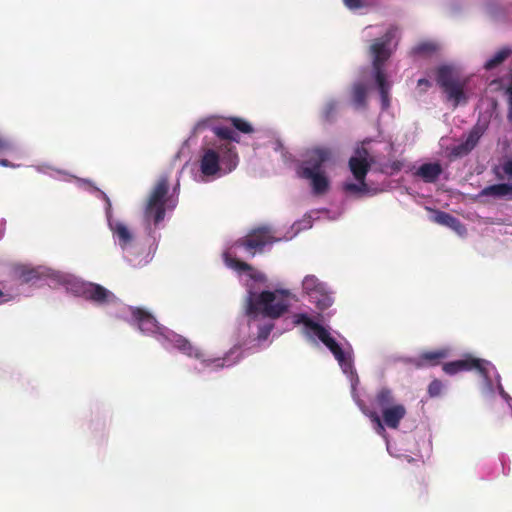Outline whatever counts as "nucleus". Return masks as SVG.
Returning <instances> with one entry per match:
<instances>
[{
  "instance_id": "nucleus-1",
  "label": "nucleus",
  "mask_w": 512,
  "mask_h": 512,
  "mask_svg": "<svg viewBox=\"0 0 512 512\" xmlns=\"http://www.w3.org/2000/svg\"><path fill=\"white\" fill-rule=\"evenodd\" d=\"M333 157L329 147L318 146L307 150L305 159L297 168V175L310 181L315 195H324L330 187V181L323 170V165Z\"/></svg>"
},
{
  "instance_id": "nucleus-2",
  "label": "nucleus",
  "mask_w": 512,
  "mask_h": 512,
  "mask_svg": "<svg viewBox=\"0 0 512 512\" xmlns=\"http://www.w3.org/2000/svg\"><path fill=\"white\" fill-rule=\"evenodd\" d=\"M290 295L288 290H266L261 293L250 291L246 299L245 314L252 320L260 314L270 319H278L288 311Z\"/></svg>"
},
{
  "instance_id": "nucleus-3",
  "label": "nucleus",
  "mask_w": 512,
  "mask_h": 512,
  "mask_svg": "<svg viewBox=\"0 0 512 512\" xmlns=\"http://www.w3.org/2000/svg\"><path fill=\"white\" fill-rule=\"evenodd\" d=\"M239 162L236 147L231 143H221L204 150L200 160V171L205 176H214L219 171L230 173Z\"/></svg>"
},
{
  "instance_id": "nucleus-4",
  "label": "nucleus",
  "mask_w": 512,
  "mask_h": 512,
  "mask_svg": "<svg viewBox=\"0 0 512 512\" xmlns=\"http://www.w3.org/2000/svg\"><path fill=\"white\" fill-rule=\"evenodd\" d=\"M169 177L161 175L153 186L145 205L144 218L157 226L165 218L166 209L172 210L177 205V199L168 196Z\"/></svg>"
},
{
  "instance_id": "nucleus-5",
  "label": "nucleus",
  "mask_w": 512,
  "mask_h": 512,
  "mask_svg": "<svg viewBox=\"0 0 512 512\" xmlns=\"http://www.w3.org/2000/svg\"><path fill=\"white\" fill-rule=\"evenodd\" d=\"M397 32L396 27H390L383 36L373 41L370 46V55L372 57V66L374 75L384 73V65L391 56L389 45Z\"/></svg>"
},
{
  "instance_id": "nucleus-6",
  "label": "nucleus",
  "mask_w": 512,
  "mask_h": 512,
  "mask_svg": "<svg viewBox=\"0 0 512 512\" xmlns=\"http://www.w3.org/2000/svg\"><path fill=\"white\" fill-rule=\"evenodd\" d=\"M276 239L272 235V231L267 226L252 229L246 236L238 239L235 246L244 248L250 256L263 252L266 245L274 243Z\"/></svg>"
},
{
  "instance_id": "nucleus-7",
  "label": "nucleus",
  "mask_w": 512,
  "mask_h": 512,
  "mask_svg": "<svg viewBox=\"0 0 512 512\" xmlns=\"http://www.w3.org/2000/svg\"><path fill=\"white\" fill-rule=\"evenodd\" d=\"M490 362L475 358L472 355H466L464 358L447 362L442 366L443 371L448 375H455L462 371H477L486 381L490 380L487 366Z\"/></svg>"
},
{
  "instance_id": "nucleus-8",
  "label": "nucleus",
  "mask_w": 512,
  "mask_h": 512,
  "mask_svg": "<svg viewBox=\"0 0 512 512\" xmlns=\"http://www.w3.org/2000/svg\"><path fill=\"white\" fill-rule=\"evenodd\" d=\"M406 413L407 411L403 404H395L382 411V419L375 411H369L367 415L376 424L377 432L382 434L385 432L383 424L391 429H397Z\"/></svg>"
},
{
  "instance_id": "nucleus-9",
  "label": "nucleus",
  "mask_w": 512,
  "mask_h": 512,
  "mask_svg": "<svg viewBox=\"0 0 512 512\" xmlns=\"http://www.w3.org/2000/svg\"><path fill=\"white\" fill-rule=\"evenodd\" d=\"M437 83L447 93L449 99L459 103L464 96L463 85L455 78L451 67L443 65L437 69Z\"/></svg>"
},
{
  "instance_id": "nucleus-10",
  "label": "nucleus",
  "mask_w": 512,
  "mask_h": 512,
  "mask_svg": "<svg viewBox=\"0 0 512 512\" xmlns=\"http://www.w3.org/2000/svg\"><path fill=\"white\" fill-rule=\"evenodd\" d=\"M357 156L349 159V168L357 181L366 179V175L371 168L372 161L368 160L369 152L366 148L357 149Z\"/></svg>"
},
{
  "instance_id": "nucleus-11",
  "label": "nucleus",
  "mask_w": 512,
  "mask_h": 512,
  "mask_svg": "<svg viewBox=\"0 0 512 512\" xmlns=\"http://www.w3.org/2000/svg\"><path fill=\"white\" fill-rule=\"evenodd\" d=\"M80 292L85 299L98 304L107 303L115 298L112 292L96 283H83Z\"/></svg>"
},
{
  "instance_id": "nucleus-12",
  "label": "nucleus",
  "mask_w": 512,
  "mask_h": 512,
  "mask_svg": "<svg viewBox=\"0 0 512 512\" xmlns=\"http://www.w3.org/2000/svg\"><path fill=\"white\" fill-rule=\"evenodd\" d=\"M131 314L138 328L144 333H156L159 330L156 319L142 308H132Z\"/></svg>"
},
{
  "instance_id": "nucleus-13",
  "label": "nucleus",
  "mask_w": 512,
  "mask_h": 512,
  "mask_svg": "<svg viewBox=\"0 0 512 512\" xmlns=\"http://www.w3.org/2000/svg\"><path fill=\"white\" fill-rule=\"evenodd\" d=\"M485 132V126L476 124L470 130L465 140L454 148L457 155H465L471 152L478 144L480 138Z\"/></svg>"
},
{
  "instance_id": "nucleus-14",
  "label": "nucleus",
  "mask_w": 512,
  "mask_h": 512,
  "mask_svg": "<svg viewBox=\"0 0 512 512\" xmlns=\"http://www.w3.org/2000/svg\"><path fill=\"white\" fill-rule=\"evenodd\" d=\"M483 197L512 200V184L499 183L487 186L483 188L478 194V198Z\"/></svg>"
},
{
  "instance_id": "nucleus-15",
  "label": "nucleus",
  "mask_w": 512,
  "mask_h": 512,
  "mask_svg": "<svg viewBox=\"0 0 512 512\" xmlns=\"http://www.w3.org/2000/svg\"><path fill=\"white\" fill-rule=\"evenodd\" d=\"M334 355L336 360L338 361L340 367L342 368L344 373L351 372L352 370V360L349 355H347L337 341L331 336L328 338L326 343H323Z\"/></svg>"
},
{
  "instance_id": "nucleus-16",
  "label": "nucleus",
  "mask_w": 512,
  "mask_h": 512,
  "mask_svg": "<svg viewBox=\"0 0 512 512\" xmlns=\"http://www.w3.org/2000/svg\"><path fill=\"white\" fill-rule=\"evenodd\" d=\"M334 355L336 360L338 361L340 367L342 368L344 373L351 372L352 370V360L349 355H347L337 341L331 336L328 338L326 343H323Z\"/></svg>"
},
{
  "instance_id": "nucleus-17",
  "label": "nucleus",
  "mask_w": 512,
  "mask_h": 512,
  "mask_svg": "<svg viewBox=\"0 0 512 512\" xmlns=\"http://www.w3.org/2000/svg\"><path fill=\"white\" fill-rule=\"evenodd\" d=\"M443 169L440 163H424L416 171V176L426 183H434L441 175Z\"/></svg>"
},
{
  "instance_id": "nucleus-18",
  "label": "nucleus",
  "mask_w": 512,
  "mask_h": 512,
  "mask_svg": "<svg viewBox=\"0 0 512 512\" xmlns=\"http://www.w3.org/2000/svg\"><path fill=\"white\" fill-rule=\"evenodd\" d=\"M167 340L179 351L186 354L189 357H200V352L196 349L186 338L178 335L172 334L170 337H166Z\"/></svg>"
},
{
  "instance_id": "nucleus-19",
  "label": "nucleus",
  "mask_w": 512,
  "mask_h": 512,
  "mask_svg": "<svg viewBox=\"0 0 512 512\" xmlns=\"http://www.w3.org/2000/svg\"><path fill=\"white\" fill-rule=\"evenodd\" d=\"M297 323H302L306 328L313 331L322 343H326L329 337H331L329 331L321 324L313 321L305 314L298 315Z\"/></svg>"
},
{
  "instance_id": "nucleus-20",
  "label": "nucleus",
  "mask_w": 512,
  "mask_h": 512,
  "mask_svg": "<svg viewBox=\"0 0 512 512\" xmlns=\"http://www.w3.org/2000/svg\"><path fill=\"white\" fill-rule=\"evenodd\" d=\"M448 356V351L446 349H440L435 351H427L423 352L417 362L416 366L418 368L424 367L426 365L436 366L440 363V361Z\"/></svg>"
},
{
  "instance_id": "nucleus-21",
  "label": "nucleus",
  "mask_w": 512,
  "mask_h": 512,
  "mask_svg": "<svg viewBox=\"0 0 512 512\" xmlns=\"http://www.w3.org/2000/svg\"><path fill=\"white\" fill-rule=\"evenodd\" d=\"M374 404L381 409V412L384 409L390 408L394 404V395L391 389L387 387H382L379 389L374 398Z\"/></svg>"
},
{
  "instance_id": "nucleus-22",
  "label": "nucleus",
  "mask_w": 512,
  "mask_h": 512,
  "mask_svg": "<svg viewBox=\"0 0 512 512\" xmlns=\"http://www.w3.org/2000/svg\"><path fill=\"white\" fill-rule=\"evenodd\" d=\"M112 231L114 235L118 238L119 245L122 249H125L128 245L132 243L133 235L125 224L117 222L112 227Z\"/></svg>"
},
{
  "instance_id": "nucleus-23",
  "label": "nucleus",
  "mask_w": 512,
  "mask_h": 512,
  "mask_svg": "<svg viewBox=\"0 0 512 512\" xmlns=\"http://www.w3.org/2000/svg\"><path fill=\"white\" fill-rule=\"evenodd\" d=\"M309 300L311 303H314L320 310L329 308L333 303V299L331 295L326 291L325 285L322 287V289L317 290L316 293H313V295L309 296Z\"/></svg>"
},
{
  "instance_id": "nucleus-24",
  "label": "nucleus",
  "mask_w": 512,
  "mask_h": 512,
  "mask_svg": "<svg viewBox=\"0 0 512 512\" xmlns=\"http://www.w3.org/2000/svg\"><path fill=\"white\" fill-rule=\"evenodd\" d=\"M309 300L311 303H314L320 310L329 308L333 303V299L331 295L326 291L325 285L322 287V289L317 290L316 293H313V295L309 296Z\"/></svg>"
},
{
  "instance_id": "nucleus-25",
  "label": "nucleus",
  "mask_w": 512,
  "mask_h": 512,
  "mask_svg": "<svg viewBox=\"0 0 512 512\" xmlns=\"http://www.w3.org/2000/svg\"><path fill=\"white\" fill-rule=\"evenodd\" d=\"M213 133L220 139L224 140V143H239L240 137L239 135L232 129L227 126H214L212 127Z\"/></svg>"
},
{
  "instance_id": "nucleus-26",
  "label": "nucleus",
  "mask_w": 512,
  "mask_h": 512,
  "mask_svg": "<svg viewBox=\"0 0 512 512\" xmlns=\"http://www.w3.org/2000/svg\"><path fill=\"white\" fill-rule=\"evenodd\" d=\"M511 55L512 49L510 47H503L485 62L484 68L486 70H492L501 65Z\"/></svg>"
},
{
  "instance_id": "nucleus-27",
  "label": "nucleus",
  "mask_w": 512,
  "mask_h": 512,
  "mask_svg": "<svg viewBox=\"0 0 512 512\" xmlns=\"http://www.w3.org/2000/svg\"><path fill=\"white\" fill-rule=\"evenodd\" d=\"M352 102L356 108L366 107L367 88L362 83H356L351 91Z\"/></svg>"
},
{
  "instance_id": "nucleus-28",
  "label": "nucleus",
  "mask_w": 512,
  "mask_h": 512,
  "mask_svg": "<svg viewBox=\"0 0 512 512\" xmlns=\"http://www.w3.org/2000/svg\"><path fill=\"white\" fill-rule=\"evenodd\" d=\"M434 219L438 224L450 227L456 231H460L463 228V225L456 217L444 211H438Z\"/></svg>"
},
{
  "instance_id": "nucleus-29",
  "label": "nucleus",
  "mask_w": 512,
  "mask_h": 512,
  "mask_svg": "<svg viewBox=\"0 0 512 512\" xmlns=\"http://www.w3.org/2000/svg\"><path fill=\"white\" fill-rule=\"evenodd\" d=\"M15 273L17 275V278L20 280L21 283H29L33 282L35 280H38L40 277V274L37 269L27 267V266H19L15 269Z\"/></svg>"
},
{
  "instance_id": "nucleus-30",
  "label": "nucleus",
  "mask_w": 512,
  "mask_h": 512,
  "mask_svg": "<svg viewBox=\"0 0 512 512\" xmlns=\"http://www.w3.org/2000/svg\"><path fill=\"white\" fill-rule=\"evenodd\" d=\"M375 80L379 89V93L381 96L382 101V107L388 108L389 106V90H390V84L386 80L385 74H379L375 76Z\"/></svg>"
},
{
  "instance_id": "nucleus-31",
  "label": "nucleus",
  "mask_w": 512,
  "mask_h": 512,
  "mask_svg": "<svg viewBox=\"0 0 512 512\" xmlns=\"http://www.w3.org/2000/svg\"><path fill=\"white\" fill-rule=\"evenodd\" d=\"M303 290L308 295L311 296L313 293H316L317 290L322 289L324 284L319 281V279L314 275H307L302 282Z\"/></svg>"
},
{
  "instance_id": "nucleus-32",
  "label": "nucleus",
  "mask_w": 512,
  "mask_h": 512,
  "mask_svg": "<svg viewBox=\"0 0 512 512\" xmlns=\"http://www.w3.org/2000/svg\"><path fill=\"white\" fill-rule=\"evenodd\" d=\"M224 261L227 266L238 271L247 272L252 270V266L250 264L232 257L229 253L224 254Z\"/></svg>"
},
{
  "instance_id": "nucleus-33",
  "label": "nucleus",
  "mask_w": 512,
  "mask_h": 512,
  "mask_svg": "<svg viewBox=\"0 0 512 512\" xmlns=\"http://www.w3.org/2000/svg\"><path fill=\"white\" fill-rule=\"evenodd\" d=\"M338 103L335 100H329L325 103L321 115L324 121L332 122L337 114Z\"/></svg>"
},
{
  "instance_id": "nucleus-34",
  "label": "nucleus",
  "mask_w": 512,
  "mask_h": 512,
  "mask_svg": "<svg viewBox=\"0 0 512 512\" xmlns=\"http://www.w3.org/2000/svg\"><path fill=\"white\" fill-rule=\"evenodd\" d=\"M229 121L231 122L232 126L236 130H238V131H240V132H242L244 134H251V133L254 132V129H253L252 125L248 121L243 119V118H240V117H230Z\"/></svg>"
},
{
  "instance_id": "nucleus-35",
  "label": "nucleus",
  "mask_w": 512,
  "mask_h": 512,
  "mask_svg": "<svg viewBox=\"0 0 512 512\" xmlns=\"http://www.w3.org/2000/svg\"><path fill=\"white\" fill-rule=\"evenodd\" d=\"M437 46L432 42H422L416 45L412 49V53L415 55H430L435 52Z\"/></svg>"
},
{
  "instance_id": "nucleus-36",
  "label": "nucleus",
  "mask_w": 512,
  "mask_h": 512,
  "mask_svg": "<svg viewBox=\"0 0 512 512\" xmlns=\"http://www.w3.org/2000/svg\"><path fill=\"white\" fill-rule=\"evenodd\" d=\"M343 189L346 192L358 194V193H365V192H367L368 186L366 184V181L362 180V181H358V184L352 183V182L345 183L344 186H343Z\"/></svg>"
},
{
  "instance_id": "nucleus-37",
  "label": "nucleus",
  "mask_w": 512,
  "mask_h": 512,
  "mask_svg": "<svg viewBox=\"0 0 512 512\" xmlns=\"http://www.w3.org/2000/svg\"><path fill=\"white\" fill-rule=\"evenodd\" d=\"M443 390V384L440 380H433L428 386V394L430 397L440 396Z\"/></svg>"
},
{
  "instance_id": "nucleus-38",
  "label": "nucleus",
  "mask_w": 512,
  "mask_h": 512,
  "mask_svg": "<svg viewBox=\"0 0 512 512\" xmlns=\"http://www.w3.org/2000/svg\"><path fill=\"white\" fill-rule=\"evenodd\" d=\"M273 328H274V325L272 323L264 324V325L259 326L258 334H257V339L259 341L266 340L269 337V335H270L271 331L273 330Z\"/></svg>"
},
{
  "instance_id": "nucleus-39",
  "label": "nucleus",
  "mask_w": 512,
  "mask_h": 512,
  "mask_svg": "<svg viewBox=\"0 0 512 512\" xmlns=\"http://www.w3.org/2000/svg\"><path fill=\"white\" fill-rule=\"evenodd\" d=\"M15 150L14 144L0 134V154L10 153Z\"/></svg>"
},
{
  "instance_id": "nucleus-40",
  "label": "nucleus",
  "mask_w": 512,
  "mask_h": 512,
  "mask_svg": "<svg viewBox=\"0 0 512 512\" xmlns=\"http://www.w3.org/2000/svg\"><path fill=\"white\" fill-rule=\"evenodd\" d=\"M344 5L351 9L356 10L364 6V0H342Z\"/></svg>"
},
{
  "instance_id": "nucleus-41",
  "label": "nucleus",
  "mask_w": 512,
  "mask_h": 512,
  "mask_svg": "<svg viewBox=\"0 0 512 512\" xmlns=\"http://www.w3.org/2000/svg\"><path fill=\"white\" fill-rule=\"evenodd\" d=\"M502 169L507 176L512 178V160L505 161L502 165Z\"/></svg>"
},
{
  "instance_id": "nucleus-42",
  "label": "nucleus",
  "mask_w": 512,
  "mask_h": 512,
  "mask_svg": "<svg viewBox=\"0 0 512 512\" xmlns=\"http://www.w3.org/2000/svg\"><path fill=\"white\" fill-rule=\"evenodd\" d=\"M431 86V83L429 80L425 79V78H421L418 80V87L422 88L423 87V90L425 91L428 87Z\"/></svg>"
},
{
  "instance_id": "nucleus-43",
  "label": "nucleus",
  "mask_w": 512,
  "mask_h": 512,
  "mask_svg": "<svg viewBox=\"0 0 512 512\" xmlns=\"http://www.w3.org/2000/svg\"><path fill=\"white\" fill-rule=\"evenodd\" d=\"M0 166H2V167H9V168H15V167H18L19 165H15L12 162L8 161L7 159L0 158Z\"/></svg>"
},
{
  "instance_id": "nucleus-44",
  "label": "nucleus",
  "mask_w": 512,
  "mask_h": 512,
  "mask_svg": "<svg viewBox=\"0 0 512 512\" xmlns=\"http://www.w3.org/2000/svg\"><path fill=\"white\" fill-rule=\"evenodd\" d=\"M500 394L505 399H510L509 395L503 390V388L500 389Z\"/></svg>"
},
{
  "instance_id": "nucleus-45",
  "label": "nucleus",
  "mask_w": 512,
  "mask_h": 512,
  "mask_svg": "<svg viewBox=\"0 0 512 512\" xmlns=\"http://www.w3.org/2000/svg\"><path fill=\"white\" fill-rule=\"evenodd\" d=\"M3 297H4V293L2 292V290H0V304L8 300V299L2 300Z\"/></svg>"
},
{
  "instance_id": "nucleus-46",
  "label": "nucleus",
  "mask_w": 512,
  "mask_h": 512,
  "mask_svg": "<svg viewBox=\"0 0 512 512\" xmlns=\"http://www.w3.org/2000/svg\"><path fill=\"white\" fill-rule=\"evenodd\" d=\"M206 125V123H198L197 126H196V129L197 130H200L202 127H204Z\"/></svg>"
}]
</instances>
